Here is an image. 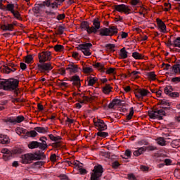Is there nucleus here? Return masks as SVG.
Wrapping results in <instances>:
<instances>
[{"mask_svg":"<svg viewBox=\"0 0 180 180\" xmlns=\"http://www.w3.org/2000/svg\"><path fill=\"white\" fill-rule=\"evenodd\" d=\"M0 88L4 91H13L15 96L19 95V80L17 79H4L0 82Z\"/></svg>","mask_w":180,"mask_h":180,"instance_id":"nucleus-1","label":"nucleus"},{"mask_svg":"<svg viewBox=\"0 0 180 180\" xmlns=\"http://www.w3.org/2000/svg\"><path fill=\"white\" fill-rule=\"evenodd\" d=\"M140 169L141 171H143V172H148V169H150V167H148V166H145V165H141Z\"/></svg>","mask_w":180,"mask_h":180,"instance_id":"nucleus-52","label":"nucleus"},{"mask_svg":"<svg viewBox=\"0 0 180 180\" xmlns=\"http://www.w3.org/2000/svg\"><path fill=\"white\" fill-rule=\"evenodd\" d=\"M172 108L166 107H160L153 108L148 111V116L150 119H158V120H162L163 116H169Z\"/></svg>","mask_w":180,"mask_h":180,"instance_id":"nucleus-2","label":"nucleus"},{"mask_svg":"<svg viewBox=\"0 0 180 180\" xmlns=\"http://www.w3.org/2000/svg\"><path fill=\"white\" fill-rule=\"evenodd\" d=\"M112 167L115 169H117V168H119V167H120V163H119V162H117V161H115L112 162Z\"/></svg>","mask_w":180,"mask_h":180,"instance_id":"nucleus-57","label":"nucleus"},{"mask_svg":"<svg viewBox=\"0 0 180 180\" xmlns=\"http://www.w3.org/2000/svg\"><path fill=\"white\" fill-rule=\"evenodd\" d=\"M39 63H46L51 60V52L50 51H42L38 54Z\"/></svg>","mask_w":180,"mask_h":180,"instance_id":"nucleus-11","label":"nucleus"},{"mask_svg":"<svg viewBox=\"0 0 180 180\" xmlns=\"http://www.w3.org/2000/svg\"><path fill=\"white\" fill-rule=\"evenodd\" d=\"M83 71H84V72H85V74H89V72H92V71H94V70L90 67H84Z\"/></svg>","mask_w":180,"mask_h":180,"instance_id":"nucleus-48","label":"nucleus"},{"mask_svg":"<svg viewBox=\"0 0 180 180\" xmlns=\"http://www.w3.org/2000/svg\"><path fill=\"white\" fill-rule=\"evenodd\" d=\"M147 77L149 78V79H152V81H155V72H150L146 74Z\"/></svg>","mask_w":180,"mask_h":180,"instance_id":"nucleus-41","label":"nucleus"},{"mask_svg":"<svg viewBox=\"0 0 180 180\" xmlns=\"http://www.w3.org/2000/svg\"><path fill=\"white\" fill-rule=\"evenodd\" d=\"M40 142L38 141H31L28 144V148L30 150H34V148H40Z\"/></svg>","mask_w":180,"mask_h":180,"instance_id":"nucleus-25","label":"nucleus"},{"mask_svg":"<svg viewBox=\"0 0 180 180\" xmlns=\"http://www.w3.org/2000/svg\"><path fill=\"white\" fill-rule=\"evenodd\" d=\"M5 11H8L11 13L15 11V4H8L6 6Z\"/></svg>","mask_w":180,"mask_h":180,"instance_id":"nucleus-33","label":"nucleus"},{"mask_svg":"<svg viewBox=\"0 0 180 180\" xmlns=\"http://www.w3.org/2000/svg\"><path fill=\"white\" fill-rule=\"evenodd\" d=\"M3 155V159L4 161H8L13 157V153L8 150V148H2L1 150Z\"/></svg>","mask_w":180,"mask_h":180,"instance_id":"nucleus-17","label":"nucleus"},{"mask_svg":"<svg viewBox=\"0 0 180 180\" xmlns=\"http://www.w3.org/2000/svg\"><path fill=\"white\" fill-rule=\"evenodd\" d=\"M66 70L69 71L70 74H77V72L79 71V68L78 65L70 63L68 65V68H66Z\"/></svg>","mask_w":180,"mask_h":180,"instance_id":"nucleus-20","label":"nucleus"},{"mask_svg":"<svg viewBox=\"0 0 180 180\" xmlns=\"http://www.w3.org/2000/svg\"><path fill=\"white\" fill-rule=\"evenodd\" d=\"M97 81H98V78L89 77L88 80V84H87L88 86H94V85L96 84Z\"/></svg>","mask_w":180,"mask_h":180,"instance_id":"nucleus-31","label":"nucleus"},{"mask_svg":"<svg viewBox=\"0 0 180 180\" xmlns=\"http://www.w3.org/2000/svg\"><path fill=\"white\" fill-rule=\"evenodd\" d=\"M170 68L172 69V71H174V74H180V64L176 63Z\"/></svg>","mask_w":180,"mask_h":180,"instance_id":"nucleus-32","label":"nucleus"},{"mask_svg":"<svg viewBox=\"0 0 180 180\" xmlns=\"http://www.w3.org/2000/svg\"><path fill=\"white\" fill-rule=\"evenodd\" d=\"M93 66L95 68H97V70H100L103 72H105V71H106V68H105V65H103V63H96L93 64Z\"/></svg>","mask_w":180,"mask_h":180,"instance_id":"nucleus-27","label":"nucleus"},{"mask_svg":"<svg viewBox=\"0 0 180 180\" xmlns=\"http://www.w3.org/2000/svg\"><path fill=\"white\" fill-rule=\"evenodd\" d=\"M173 46L174 47H179V49H180V37L176 38L173 41Z\"/></svg>","mask_w":180,"mask_h":180,"instance_id":"nucleus-42","label":"nucleus"},{"mask_svg":"<svg viewBox=\"0 0 180 180\" xmlns=\"http://www.w3.org/2000/svg\"><path fill=\"white\" fill-rule=\"evenodd\" d=\"M3 68L4 72L6 74H11V72H15L19 68V65L13 63H8L6 65H4Z\"/></svg>","mask_w":180,"mask_h":180,"instance_id":"nucleus-9","label":"nucleus"},{"mask_svg":"<svg viewBox=\"0 0 180 180\" xmlns=\"http://www.w3.org/2000/svg\"><path fill=\"white\" fill-rule=\"evenodd\" d=\"M150 91L146 89H138L135 91L136 98L138 99H143L144 96H147Z\"/></svg>","mask_w":180,"mask_h":180,"instance_id":"nucleus-15","label":"nucleus"},{"mask_svg":"<svg viewBox=\"0 0 180 180\" xmlns=\"http://www.w3.org/2000/svg\"><path fill=\"white\" fill-rule=\"evenodd\" d=\"M14 18H15V19H18V20H20L21 18H20V13H19V11H14V12L11 13Z\"/></svg>","mask_w":180,"mask_h":180,"instance_id":"nucleus-46","label":"nucleus"},{"mask_svg":"<svg viewBox=\"0 0 180 180\" xmlns=\"http://www.w3.org/2000/svg\"><path fill=\"white\" fill-rule=\"evenodd\" d=\"M127 54H129V52L126 51V48L124 47L120 50V56L122 58H127Z\"/></svg>","mask_w":180,"mask_h":180,"instance_id":"nucleus-35","label":"nucleus"},{"mask_svg":"<svg viewBox=\"0 0 180 180\" xmlns=\"http://www.w3.org/2000/svg\"><path fill=\"white\" fill-rule=\"evenodd\" d=\"M82 98H83V100L79 101V103H80V105L81 104L82 105V104L85 103V102H89L91 101V98H89L86 96H83Z\"/></svg>","mask_w":180,"mask_h":180,"instance_id":"nucleus-44","label":"nucleus"},{"mask_svg":"<svg viewBox=\"0 0 180 180\" xmlns=\"http://www.w3.org/2000/svg\"><path fill=\"white\" fill-rule=\"evenodd\" d=\"M56 19L58 20H63V19H65V14H58Z\"/></svg>","mask_w":180,"mask_h":180,"instance_id":"nucleus-63","label":"nucleus"},{"mask_svg":"<svg viewBox=\"0 0 180 180\" xmlns=\"http://www.w3.org/2000/svg\"><path fill=\"white\" fill-rule=\"evenodd\" d=\"M147 150H148V151H155V150H157V147L154 146H149L139 148L138 150L134 152V155H135V157H139V155H141L143 153H146Z\"/></svg>","mask_w":180,"mask_h":180,"instance_id":"nucleus-8","label":"nucleus"},{"mask_svg":"<svg viewBox=\"0 0 180 180\" xmlns=\"http://www.w3.org/2000/svg\"><path fill=\"white\" fill-rule=\"evenodd\" d=\"M55 51H63L64 50V46L57 44L54 46Z\"/></svg>","mask_w":180,"mask_h":180,"instance_id":"nucleus-45","label":"nucleus"},{"mask_svg":"<svg viewBox=\"0 0 180 180\" xmlns=\"http://www.w3.org/2000/svg\"><path fill=\"white\" fill-rule=\"evenodd\" d=\"M25 120V117L22 115H19L16 117H15V124L16 123H22Z\"/></svg>","mask_w":180,"mask_h":180,"instance_id":"nucleus-43","label":"nucleus"},{"mask_svg":"<svg viewBox=\"0 0 180 180\" xmlns=\"http://www.w3.org/2000/svg\"><path fill=\"white\" fill-rule=\"evenodd\" d=\"M12 153H13V154H22V153H23V149L17 148Z\"/></svg>","mask_w":180,"mask_h":180,"instance_id":"nucleus-53","label":"nucleus"},{"mask_svg":"<svg viewBox=\"0 0 180 180\" xmlns=\"http://www.w3.org/2000/svg\"><path fill=\"white\" fill-rule=\"evenodd\" d=\"M112 101H114L115 106L116 105H118L119 106H122V100L117 98V99L112 100Z\"/></svg>","mask_w":180,"mask_h":180,"instance_id":"nucleus-61","label":"nucleus"},{"mask_svg":"<svg viewBox=\"0 0 180 180\" xmlns=\"http://www.w3.org/2000/svg\"><path fill=\"white\" fill-rule=\"evenodd\" d=\"M165 165H172V160L171 159H165L164 160Z\"/></svg>","mask_w":180,"mask_h":180,"instance_id":"nucleus-60","label":"nucleus"},{"mask_svg":"<svg viewBox=\"0 0 180 180\" xmlns=\"http://www.w3.org/2000/svg\"><path fill=\"white\" fill-rule=\"evenodd\" d=\"M38 70L40 72H42L45 75H49V72L53 70V65H51V63H41L38 64Z\"/></svg>","mask_w":180,"mask_h":180,"instance_id":"nucleus-5","label":"nucleus"},{"mask_svg":"<svg viewBox=\"0 0 180 180\" xmlns=\"http://www.w3.org/2000/svg\"><path fill=\"white\" fill-rule=\"evenodd\" d=\"M47 130H49V128L47 127H36L34 128V131H37L38 133H47Z\"/></svg>","mask_w":180,"mask_h":180,"instance_id":"nucleus-30","label":"nucleus"},{"mask_svg":"<svg viewBox=\"0 0 180 180\" xmlns=\"http://www.w3.org/2000/svg\"><path fill=\"white\" fill-rule=\"evenodd\" d=\"M116 47V45L113 44H108L105 45V49H108L109 50H113Z\"/></svg>","mask_w":180,"mask_h":180,"instance_id":"nucleus-59","label":"nucleus"},{"mask_svg":"<svg viewBox=\"0 0 180 180\" xmlns=\"http://www.w3.org/2000/svg\"><path fill=\"white\" fill-rule=\"evenodd\" d=\"M50 160L51 161H52V162H56V161H57V155L51 154L50 157Z\"/></svg>","mask_w":180,"mask_h":180,"instance_id":"nucleus-62","label":"nucleus"},{"mask_svg":"<svg viewBox=\"0 0 180 180\" xmlns=\"http://www.w3.org/2000/svg\"><path fill=\"white\" fill-rule=\"evenodd\" d=\"M91 34H96L98 33V30L101 29V21L98 20V18H95L93 20V26L91 27Z\"/></svg>","mask_w":180,"mask_h":180,"instance_id":"nucleus-18","label":"nucleus"},{"mask_svg":"<svg viewBox=\"0 0 180 180\" xmlns=\"http://www.w3.org/2000/svg\"><path fill=\"white\" fill-rule=\"evenodd\" d=\"M22 164H30L34 160H36V155L33 153H27L21 156Z\"/></svg>","mask_w":180,"mask_h":180,"instance_id":"nucleus-13","label":"nucleus"},{"mask_svg":"<svg viewBox=\"0 0 180 180\" xmlns=\"http://www.w3.org/2000/svg\"><path fill=\"white\" fill-rule=\"evenodd\" d=\"M165 94L166 95H169L170 98H179V92H172L174 91V88L171 85H167L165 87Z\"/></svg>","mask_w":180,"mask_h":180,"instance_id":"nucleus-14","label":"nucleus"},{"mask_svg":"<svg viewBox=\"0 0 180 180\" xmlns=\"http://www.w3.org/2000/svg\"><path fill=\"white\" fill-rule=\"evenodd\" d=\"M102 91L103 94L109 95V94L112 92V86H110V84H105V86L102 88Z\"/></svg>","mask_w":180,"mask_h":180,"instance_id":"nucleus-28","label":"nucleus"},{"mask_svg":"<svg viewBox=\"0 0 180 180\" xmlns=\"http://www.w3.org/2000/svg\"><path fill=\"white\" fill-rule=\"evenodd\" d=\"M20 68H21V70L22 71H25V70H26V68H27V65H26V63H20Z\"/></svg>","mask_w":180,"mask_h":180,"instance_id":"nucleus-64","label":"nucleus"},{"mask_svg":"<svg viewBox=\"0 0 180 180\" xmlns=\"http://www.w3.org/2000/svg\"><path fill=\"white\" fill-rule=\"evenodd\" d=\"M139 146H148V142L144 139L141 140L138 142Z\"/></svg>","mask_w":180,"mask_h":180,"instance_id":"nucleus-58","label":"nucleus"},{"mask_svg":"<svg viewBox=\"0 0 180 180\" xmlns=\"http://www.w3.org/2000/svg\"><path fill=\"white\" fill-rule=\"evenodd\" d=\"M179 143H180V139H174L172 141V147H175L176 146H179Z\"/></svg>","mask_w":180,"mask_h":180,"instance_id":"nucleus-56","label":"nucleus"},{"mask_svg":"<svg viewBox=\"0 0 180 180\" xmlns=\"http://www.w3.org/2000/svg\"><path fill=\"white\" fill-rule=\"evenodd\" d=\"M115 68H109V69H108V70H106V71H105V74H108V75H110V74H116V72H115Z\"/></svg>","mask_w":180,"mask_h":180,"instance_id":"nucleus-49","label":"nucleus"},{"mask_svg":"<svg viewBox=\"0 0 180 180\" xmlns=\"http://www.w3.org/2000/svg\"><path fill=\"white\" fill-rule=\"evenodd\" d=\"M25 63L27 64H31L33 63V56L32 55H27L25 57Z\"/></svg>","mask_w":180,"mask_h":180,"instance_id":"nucleus-40","label":"nucleus"},{"mask_svg":"<svg viewBox=\"0 0 180 180\" xmlns=\"http://www.w3.org/2000/svg\"><path fill=\"white\" fill-rule=\"evenodd\" d=\"M114 9L115 11H117V12L124 13L126 15H130V11H131L130 8H129V6L125 4L115 5Z\"/></svg>","mask_w":180,"mask_h":180,"instance_id":"nucleus-12","label":"nucleus"},{"mask_svg":"<svg viewBox=\"0 0 180 180\" xmlns=\"http://www.w3.org/2000/svg\"><path fill=\"white\" fill-rule=\"evenodd\" d=\"M125 156L127 158H125V160H127L128 158H130V157H131V151H130V150L127 149L125 150Z\"/></svg>","mask_w":180,"mask_h":180,"instance_id":"nucleus-55","label":"nucleus"},{"mask_svg":"<svg viewBox=\"0 0 180 180\" xmlns=\"http://www.w3.org/2000/svg\"><path fill=\"white\" fill-rule=\"evenodd\" d=\"M97 137H103V139H105V137H108L109 136V133L108 132H103V131H98L96 133Z\"/></svg>","mask_w":180,"mask_h":180,"instance_id":"nucleus-38","label":"nucleus"},{"mask_svg":"<svg viewBox=\"0 0 180 180\" xmlns=\"http://www.w3.org/2000/svg\"><path fill=\"white\" fill-rule=\"evenodd\" d=\"M94 126L97 127V130H98V131L108 130V125L105 124V122L101 119H98L96 122H94Z\"/></svg>","mask_w":180,"mask_h":180,"instance_id":"nucleus-16","label":"nucleus"},{"mask_svg":"<svg viewBox=\"0 0 180 180\" xmlns=\"http://www.w3.org/2000/svg\"><path fill=\"white\" fill-rule=\"evenodd\" d=\"M39 141H41L39 144L40 149L43 150H46L47 147H49L47 142H46V141H47V138L46 136H42L39 139Z\"/></svg>","mask_w":180,"mask_h":180,"instance_id":"nucleus-24","label":"nucleus"},{"mask_svg":"<svg viewBox=\"0 0 180 180\" xmlns=\"http://www.w3.org/2000/svg\"><path fill=\"white\" fill-rule=\"evenodd\" d=\"M140 0H131L130 4L132 6H136V5H140Z\"/></svg>","mask_w":180,"mask_h":180,"instance_id":"nucleus-51","label":"nucleus"},{"mask_svg":"<svg viewBox=\"0 0 180 180\" xmlns=\"http://www.w3.org/2000/svg\"><path fill=\"white\" fill-rule=\"evenodd\" d=\"M91 47H92V44L86 43V44H79L76 47V49L82 51L84 56H91V50L89 49H91Z\"/></svg>","mask_w":180,"mask_h":180,"instance_id":"nucleus-6","label":"nucleus"},{"mask_svg":"<svg viewBox=\"0 0 180 180\" xmlns=\"http://www.w3.org/2000/svg\"><path fill=\"white\" fill-rule=\"evenodd\" d=\"M46 6L47 8H50V1H42L41 4H37V6L34 8V13H40V12H44L46 9Z\"/></svg>","mask_w":180,"mask_h":180,"instance_id":"nucleus-10","label":"nucleus"},{"mask_svg":"<svg viewBox=\"0 0 180 180\" xmlns=\"http://www.w3.org/2000/svg\"><path fill=\"white\" fill-rule=\"evenodd\" d=\"M171 82H174V84H178L179 82H180V76L172 78Z\"/></svg>","mask_w":180,"mask_h":180,"instance_id":"nucleus-50","label":"nucleus"},{"mask_svg":"<svg viewBox=\"0 0 180 180\" xmlns=\"http://www.w3.org/2000/svg\"><path fill=\"white\" fill-rule=\"evenodd\" d=\"M49 8H52V9H57V8H58V3H57L56 1L53 3H50Z\"/></svg>","mask_w":180,"mask_h":180,"instance_id":"nucleus-54","label":"nucleus"},{"mask_svg":"<svg viewBox=\"0 0 180 180\" xmlns=\"http://www.w3.org/2000/svg\"><path fill=\"white\" fill-rule=\"evenodd\" d=\"M36 160H44L46 158V155L44 152H39V153H35Z\"/></svg>","mask_w":180,"mask_h":180,"instance_id":"nucleus-37","label":"nucleus"},{"mask_svg":"<svg viewBox=\"0 0 180 180\" xmlns=\"http://www.w3.org/2000/svg\"><path fill=\"white\" fill-rule=\"evenodd\" d=\"M1 29L4 30V32H13V25L8 22H4L1 25Z\"/></svg>","mask_w":180,"mask_h":180,"instance_id":"nucleus-23","label":"nucleus"},{"mask_svg":"<svg viewBox=\"0 0 180 180\" xmlns=\"http://www.w3.org/2000/svg\"><path fill=\"white\" fill-rule=\"evenodd\" d=\"M158 144L159 146H162V147H164L167 144V141H165V139L162 137H160L157 139Z\"/></svg>","mask_w":180,"mask_h":180,"instance_id":"nucleus-39","label":"nucleus"},{"mask_svg":"<svg viewBox=\"0 0 180 180\" xmlns=\"http://www.w3.org/2000/svg\"><path fill=\"white\" fill-rule=\"evenodd\" d=\"M99 33L100 36H115V34H117V28L115 27H103L99 30Z\"/></svg>","mask_w":180,"mask_h":180,"instance_id":"nucleus-4","label":"nucleus"},{"mask_svg":"<svg viewBox=\"0 0 180 180\" xmlns=\"http://www.w3.org/2000/svg\"><path fill=\"white\" fill-rule=\"evenodd\" d=\"M160 105H162V108H169L171 109V103L167 100H161Z\"/></svg>","mask_w":180,"mask_h":180,"instance_id":"nucleus-34","label":"nucleus"},{"mask_svg":"<svg viewBox=\"0 0 180 180\" xmlns=\"http://www.w3.org/2000/svg\"><path fill=\"white\" fill-rule=\"evenodd\" d=\"M3 122L7 124H9V123H11V124H15V117H8L6 119H3Z\"/></svg>","mask_w":180,"mask_h":180,"instance_id":"nucleus-29","label":"nucleus"},{"mask_svg":"<svg viewBox=\"0 0 180 180\" xmlns=\"http://www.w3.org/2000/svg\"><path fill=\"white\" fill-rule=\"evenodd\" d=\"M25 134L22 137L23 139H29V137H36L37 136V132L36 131H27L25 128H19L18 129V134Z\"/></svg>","mask_w":180,"mask_h":180,"instance_id":"nucleus-7","label":"nucleus"},{"mask_svg":"<svg viewBox=\"0 0 180 180\" xmlns=\"http://www.w3.org/2000/svg\"><path fill=\"white\" fill-rule=\"evenodd\" d=\"M69 81L72 82V84L74 86H77V88H81V79L79 78V76L77 75L72 76Z\"/></svg>","mask_w":180,"mask_h":180,"instance_id":"nucleus-19","label":"nucleus"},{"mask_svg":"<svg viewBox=\"0 0 180 180\" xmlns=\"http://www.w3.org/2000/svg\"><path fill=\"white\" fill-rule=\"evenodd\" d=\"M65 27H64V26L63 25H59L57 32L58 33V34H63V33H64V30H65Z\"/></svg>","mask_w":180,"mask_h":180,"instance_id":"nucleus-47","label":"nucleus"},{"mask_svg":"<svg viewBox=\"0 0 180 180\" xmlns=\"http://www.w3.org/2000/svg\"><path fill=\"white\" fill-rule=\"evenodd\" d=\"M103 174V167L101 165H96L91 174L90 180H101Z\"/></svg>","mask_w":180,"mask_h":180,"instance_id":"nucleus-3","label":"nucleus"},{"mask_svg":"<svg viewBox=\"0 0 180 180\" xmlns=\"http://www.w3.org/2000/svg\"><path fill=\"white\" fill-rule=\"evenodd\" d=\"M132 57L135 58V60H143V55L139 52H133Z\"/></svg>","mask_w":180,"mask_h":180,"instance_id":"nucleus-36","label":"nucleus"},{"mask_svg":"<svg viewBox=\"0 0 180 180\" xmlns=\"http://www.w3.org/2000/svg\"><path fill=\"white\" fill-rule=\"evenodd\" d=\"M80 29H82V30H86L88 34H92V31L88 21H82L80 24Z\"/></svg>","mask_w":180,"mask_h":180,"instance_id":"nucleus-21","label":"nucleus"},{"mask_svg":"<svg viewBox=\"0 0 180 180\" xmlns=\"http://www.w3.org/2000/svg\"><path fill=\"white\" fill-rule=\"evenodd\" d=\"M0 143L1 144H9V143H11L9 136H8V135H0Z\"/></svg>","mask_w":180,"mask_h":180,"instance_id":"nucleus-26","label":"nucleus"},{"mask_svg":"<svg viewBox=\"0 0 180 180\" xmlns=\"http://www.w3.org/2000/svg\"><path fill=\"white\" fill-rule=\"evenodd\" d=\"M156 22L161 33H167V25H165V23L158 18L156 20Z\"/></svg>","mask_w":180,"mask_h":180,"instance_id":"nucleus-22","label":"nucleus"}]
</instances>
